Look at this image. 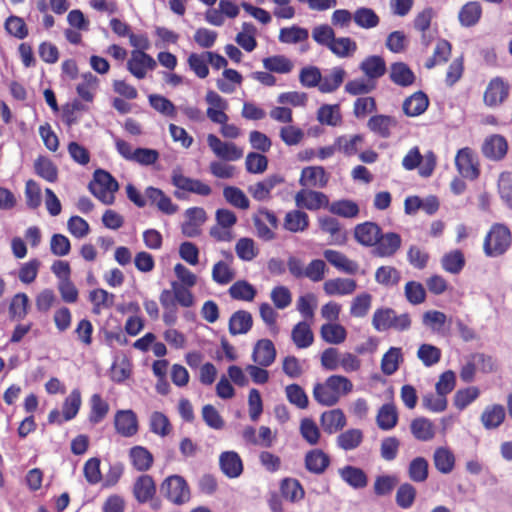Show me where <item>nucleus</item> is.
<instances>
[{
    "label": "nucleus",
    "instance_id": "a18cd8bd",
    "mask_svg": "<svg viewBox=\"0 0 512 512\" xmlns=\"http://www.w3.org/2000/svg\"><path fill=\"white\" fill-rule=\"evenodd\" d=\"M390 78L399 86H409L413 84L415 75L405 63L397 62L390 67Z\"/></svg>",
    "mask_w": 512,
    "mask_h": 512
},
{
    "label": "nucleus",
    "instance_id": "5701e85b",
    "mask_svg": "<svg viewBox=\"0 0 512 512\" xmlns=\"http://www.w3.org/2000/svg\"><path fill=\"white\" fill-rule=\"evenodd\" d=\"M455 165L458 172L465 178L475 179L478 176V168L475 157L472 152L467 149H461L455 157Z\"/></svg>",
    "mask_w": 512,
    "mask_h": 512
},
{
    "label": "nucleus",
    "instance_id": "aec40b11",
    "mask_svg": "<svg viewBox=\"0 0 512 512\" xmlns=\"http://www.w3.org/2000/svg\"><path fill=\"white\" fill-rule=\"evenodd\" d=\"M357 289V283L351 278H331L323 283V291L328 296H347Z\"/></svg>",
    "mask_w": 512,
    "mask_h": 512
},
{
    "label": "nucleus",
    "instance_id": "3c124183",
    "mask_svg": "<svg viewBox=\"0 0 512 512\" xmlns=\"http://www.w3.org/2000/svg\"><path fill=\"white\" fill-rule=\"evenodd\" d=\"M242 82L241 74L234 69H224L222 78L218 79L216 85L218 89L223 93H233L236 87Z\"/></svg>",
    "mask_w": 512,
    "mask_h": 512
},
{
    "label": "nucleus",
    "instance_id": "7ed1b4c3",
    "mask_svg": "<svg viewBox=\"0 0 512 512\" xmlns=\"http://www.w3.org/2000/svg\"><path fill=\"white\" fill-rule=\"evenodd\" d=\"M372 325L378 332H383L388 329L405 331L410 328L411 320L406 313L397 315L391 308H379L373 313Z\"/></svg>",
    "mask_w": 512,
    "mask_h": 512
},
{
    "label": "nucleus",
    "instance_id": "c03bdc74",
    "mask_svg": "<svg viewBox=\"0 0 512 512\" xmlns=\"http://www.w3.org/2000/svg\"><path fill=\"white\" fill-rule=\"evenodd\" d=\"M360 68L369 79L379 78L384 75L386 71L384 60L380 56L376 55L366 57L361 62Z\"/></svg>",
    "mask_w": 512,
    "mask_h": 512
},
{
    "label": "nucleus",
    "instance_id": "69168bd1",
    "mask_svg": "<svg viewBox=\"0 0 512 512\" xmlns=\"http://www.w3.org/2000/svg\"><path fill=\"white\" fill-rule=\"evenodd\" d=\"M411 432L416 439L428 441L434 437V426L427 419L417 418L411 423Z\"/></svg>",
    "mask_w": 512,
    "mask_h": 512
},
{
    "label": "nucleus",
    "instance_id": "ddd939ff",
    "mask_svg": "<svg viewBox=\"0 0 512 512\" xmlns=\"http://www.w3.org/2000/svg\"><path fill=\"white\" fill-rule=\"evenodd\" d=\"M207 220V214L201 207H191L184 212L181 232L184 236L193 238L201 234V227Z\"/></svg>",
    "mask_w": 512,
    "mask_h": 512
},
{
    "label": "nucleus",
    "instance_id": "49530a36",
    "mask_svg": "<svg viewBox=\"0 0 512 512\" xmlns=\"http://www.w3.org/2000/svg\"><path fill=\"white\" fill-rule=\"evenodd\" d=\"M256 28L249 22H244L241 25V31L235 37L236 43L247 52L253 51L256 46Z\"/></svg>",
    "mask_w": 512,
    "mask_h": 512
},
{
    "label": "nucleus",
    "instance_id": "338daca9",
    "mask_svg": "<svg viewBox=\"0 0 512 512\" xmlns=\"http://www.w3.org/2000/svg\"><path fill=\"white\" fill-rule=\"evenodd\" d=\"M4 28L10 36L17 39H24L28 35V27L19 16L11 15L7 17L4 22Z\"/></svg>",
    "mask_w": 512,
    "mask_h": 512
},
{
    "label": "nucleus",
    "instance_id": "58836bf2",
    "mask_svg": "<svg viewBox=\"0 0 512 512\" xmlns=\"http://www.w3.org/2000/svg\"><path fill=\"white\" fill-rule=\"evenodd\" d=\"M309 225L308 215L301 210H292L286 213L283 220V227L292 233H300Z\"/></svg>",
    "mask_w": 512,
    "mask_h": 512
},
{
    "label": "nucleus",
    "instance_id": "4c0bfd02",
    "mask_svg": "<svg viewBox=\"0 0 512 512\" xmlns=\"http://www.w3.org/2000/svg\"><path fill=\"white\" fill-rule=\"evenodd\" d=\"M481 15V5L477 1H470L461 7L458 13V19L461 26L472 27L479 22Z\"/></svg>",
    "mask_w": 512,
    "mask_h": 512
},
{
    "label": "nucleus",
    "instance_id": "473e14b6",
    "mask_svg": "<svg viewBox=\"0 0 512 512\" xmlns=\"http://www.w3.org/2000/svg\"><path fill=\"white\" fill-rule=\"evenodd\" d=\"M429 105L428 97L421 91L413 93L403 102V111L409 117L423 114Z\"/></svg>",
    "mask_w": 512,
    "mask_h": 512
},
{
    "label": "nucleus",
    "instance_id": "f03ea898",
    "mask_svg": "<svg viewBox=\"0 0 512 512\" xmlns=\"http://www.w3.org/2000/svg\"><path fill=\"white\" fill-rule=\"evenodd\" d=\"M511 245V233L502 224H494L483 240V252L487 257H499L503 255Z\"/></svg>",
    "mask_w": 512,
    "mask_h": 512
},
{
    "label": "nucleus",
    "instance_id": "0eeeda50",
    "mask_svg": "<svg viewBox=\"0 0 512 512\" xmlns=\"http://www.w3.org/2000/svg\"><path fill=\"white\" fill-rule=\"evenodd\" d=\"M510 86L501 77L489 80L483 91V104L489 109H497L502 106L509 97Z\"/></svg>",
    "mask_w": 512,
    "mask_h": 512
},
{
    "label": "nucleus",
    "instance_id": "dca6fc26",
    "mask_svg": "<svg viewBox=\"0 0 512 512\" xmlns=\"http://www.w3.org/2000/svg\"><path fill=\"white\" fill-rule=\"evenodd\" d=\"M205 99L208 104L206 110L208 118L214 123L227 122L228 116L225 113L228 108L227 101L214 91H208Z\"/></svg>",
    "mask_w": 512,
    "mask_h": 512
},
{
    "label": "nucleus",
    "instance_id": "39448f33",
    "mask_svg": "<svg viewBox=\"0 0 512 512\" xmlns=\"http://www.w3.org/2000/svg\"><path fill=\"white\" fill-rule=\"evenodd\" d=\"M92 194L104 204H112L115 193L118 190V183L104 170H96L93 181L90 183Z\"/></svg>",
    "mask_w": 512,
    "mask_h": 512
},
{
    "label": "nucleus",
    "instance_id": "09e8293b",
    "mask_svg": "<svg viewBox=\"0 0 512 512\" xmlns=\"http://www.w3.org/2000/svg\"><path fill=\"white\" fill-rule=\"evenodd\" d=\"M110 407L106 400L95 393L90 398L89 421L96 424L101 422L109 413Z\"/></svg>",
    "mask_w": 512,
    "mask_h": 512
},
{
    "label": "nucleus",
    "instance_id": "79ce46f5",
    "mask_svg": "<svg viewBox=\"0 0 512 512\" xmlns=\"http://www.w3.org/2000/svg\"><path fill=\"white\" fill-rule=\"evenodd\" d=\"M318 224L323 232H326L330 235L331 244H344L346 241V237L340 231L339 223L336 219L328 216H322L318 218Z\"/></svg>",
    "mask_w": 512,
    "mask_h": 512
},
{
    "label": "nucleus",
    "instance_id": "2eb2a0df",
    "mask_svg": "<svg viewBox=\"0 0 512 512\" xmlns=\"http://www.w3.org/2000/svg\"><path fill=\"white\" fill-rule=\"evenodd\" d=\"M172 183L177 189L185 192H191L201 196H207L211 193V187L208 184L198 179L187 177L179 170L173 171Z\"/></svg>",
    "mask_w": 512,
    "mask_h": 512
},
{
    "label": "nucleus",
    "instance_id": "2f4dec72",
    "mask_svg": "<svg viewBox=\"0 0 512 512\" xmlns=\"http://www.w3.org/2000/svg\"><path fill=\"white\" fill-rule=\"evenodd\" d=\"M291 339L298 349L310 347L314 341V334L306 321L295 324L291 330Z\"/></svg>",
    "mask_w": 512,
    "mask_h": 512
},
{
    "label": "nucleus",
    "instance_id": "412c9836",
    "mask_svg": "<svg viewBox=\"0 0 512 512\" xmlns=\"http://www.w3.org/2000/svg\"><path fill=\"white\" fill-rule=\"evenodd\" d=\"M128 459L132 467L139 472L148 471L154 462L152 453L141 445H135L129 449Z\"/></svg>",
    "mask_w": 512,
    "mask_h": 512
},
{
    "label": "nucleus",
    "instance_id": "b1692460",
    "mask_svg": "<svg viewBox=\"0 0 512 512\" xmlns=\"http://www.w3.org/2000/svg\"><path fill=\"white\" fill-rule=\"evenodd\" d=\"M319 333L325 343L332 345H340L347 338V330L339 321L322 324Z\"/></svg>",
    "mask_w": 512,
    "mask_h": 512
},
{
    "label": "nucleus",
    "instance_id": "9b49d317",
    "mask_svg": "<svg viewBox=\"0 0 512 512\" xmlns=\"http://www.w3.org/2000/svg\"><path fill=\"white\" fill-rule=\"evenodd\" d=\"M295 205L300 209L316 211L329 206V198L320 191L301 189L295 194Z\"/></svg>",
    "mask_w": 512,
    "mask_h": 512
},
{
    "label": "nucleus",
    "instance_id": "de8ad7c7",
    "mask_svg": "<svg viewBox=\"0 0 512 512\" xmlns=\"http://www.w3.org/2000/svg\"><path fill=\"white\" fill-rule=\"evenodd\" d=\"M252 326V316L246 311L235 312L229 320V331L233 335L247 333Z\"/></svg>",
    "mask_w": 512,
    "mask_h": 512
},
{
    "label": "nucleus",
    "instance_id": "c756f323",
    "mask_svg": "<svg viewBox=\"0 0 512 512\" xmlns=\"http://www.w3.org/2000/svg\"><path fill=\"white\" fill-rule=\"evenodd\" d=\"M283 182V178L277 175L270 176L263 181L250 185L248 192L257 201H265L270 198L271 190Z\"/></svg>",
    "mask_w": 512,
    "mask_h": 512
},
{
    "label": "nucleus",
    "instance_id": "f257e3e1",
    "mask_svg": "<svg viewBox=\"0 0 512 512\" xmlns=\"http://www.w3.org/2000/svg\"><path fill=\"white\" fill-rule=\"evenodd\" d=\"M353 390V383L345 376L334 374L313 387V397L322 406H333Z\"/></svg>",
    "mask_w": 512,
    "mask_h": 512
},
{
    "label": "nucleus",
    "instance_id": "37998d69",
    "mask_svg": "<svg viewBox=\"0 0 512 512\" xmlns=\"http://www.w3.org/2000/svg\"><path fill=\"white\" fill-rule=\"evenodd\" d=\"M329 462L328 455L319 449L309 451L305 457L306 468L316 474L322 473L328 467Z\"/></svg>",
    "mask_w": 512,
    "mask_h": 512
},
{
    "label": "nucleus",
    "instance_id": "e433bc0d",
    "mask_svg": "<svg viewBox=\"0 0 512 512\" xmlns=\"http://www.w3.org/2000/svg\"><path fill=\"white\" fill-rule=\"evenodd\" d=\"M98 85L99 79L91 72H85L81 75V82L76 86V92L81 100L92 103Z\"/></svg>",
    "mask_w": 512,
    "mask_h": 512
},
{
    "label": "nucleus",
    "instance_id": "4d7b16f0",
    "mask_svg": "<svg viewBox=\"0 0 512 512\" xmlns=\"http://www.w3.org/2000/svg\"><path fill=\"white\" fill-rule=\"evenodd\" d=\"M229 294L233 299L250 302L256 296V289L247 281L239 280L230 286Z\"/></svg>",
    "mask_w": 512,
    "mask_h": 512
},
{
    "label": "nucleus",
    "instance_id": "774afa93",
    "mask_svg": "<svg viewBox=\"0 0 512 512\" xmlns=\"http://www.w3.org/2000/svg\"><path fill=\"white\" fill-rule=\"evenodd\" d=\"M317 119L323 125H338L341 122L339 106L337 104L321 106L317 112Z\"/></svg>",
    "mask_w": 512,
    "mask_h": 512
},
{
    "label": "nucleus",
    "instance_id": "6ab92c4d",
    "mask_svg": "<svg viewBox=\"0 0 512 512\" xmlns=\"http://www.w3.org/2000/svg\"><path fill=\"white\" fill-rule=\"evenodd\" d=\"M329 176L321 166H308L302 169L299 183L303 187L323 188L327 185Z\"/></svg>",
    "mask_w": 512,
    "mask_h": 512
},
{
    "label": "nucleus",
    "instance_id": "7c9ffc66",
    "mask_svg": "<svg viewBox=\"0 0 512 512\" xmlns=\"http://www.w3.org/2000/svg\"><path fill=\"white\" fill-rule=\"evenodd\" d=\"M145 195L153 205L165 214H174L178 209L177 205L173 204L172 200L158 188L148 187L145 190Z\"/></svg>",
    "mask_w": 512,
    "mask_h": 512
},
{
    "label": "nucleus",
    "instance_id": "603ef678",
    "mask_svg": "<svg viewBox=\"0 0 512 512\" xmlns=\"http://www.w3.org/2000/svg\"><path fill=\"white\" fill-rule=\"evenodd\" d=\"M89 299L93 305V312L100 314L110 308L114 302V295L104 289H94L89 293Z\"/></svg>",
    "mask_w": 512,
    "mask_h": 512
},
{
    "label": "nucleus",
    "instance_id": "864d4df0",
    "mask_svg": "<svg viewBox=\"0 0 512 512\" xmlns=\"http://www.w3.org/2000/svg\"><path fill=\"white\" fill-rule=\"evenodd\" d=\"M371 305L372 296L367 292H363L352 299L349 312L355 318H363L369 313Z\"/></svg>",
    "mask_w": 512,
    "mask_h": 512
},
{
    "label": "nucleus",
    "instance_id": "680f3d73",
    "mask_svg": "<svg viewBox=\"0 0 512 512\" xmlns=\"http://www.w3.org/2000/svg\"><path fill=\"white\" fill-rule=\"evenodd\" d=\"M131 375V364L126 357L117 358L111 365L110 378L113 382L121 383Z\"/></svg>",
    "mask_w": 512,
    "mask_h": 512
},
{
    "label": "nucleus",
    "instance_id": "052dcab7",
    "mask_svg": "<svg viewBox=\"0 0 512 512\" xmlns=\"http://www.w3.org/2000/svg\"><path fill=\"white\" fill-rule=\"evenodd\" d=\"M327 209L335 215L344 218H354L359 213L358 205L351 200H338L333 203H329Z\"/></svg>",
    "mask_w": 512,
    "mask_h": 512
},
{
    "label": "nucleus",
    "instance_id": "20e7f679",
    "mask_svg": "<svg viewBox=\"0 0 512 512\" xmlns=\"http://www.w3.org/2000/svg\"><path fill=\"white\" fill-rule=\"evenodd\" d=\"M160 491L174 505L186 504L191 497L190 488L186 480L180 475L166 477L160 485Z\"/></svg>",
    "mask_w": 512,
    "mask_h": 512
},
{
    "label": "nucleus",
    "instance_id": "a211bd4d",
    "mask_svg": "<svg viewBox=\"0 0 512 512\" xmlns=\"http://www.w3.org/2000/svg\"><path fill=\"white\" fill-rule=\"evenodd\" d=\"M132 492L138 503L145 504L154 499L156 484L151 476L142 474L135 480Z\"/></svg>",
    "mask_w": 512,
    "mask_h": 512
},
{
    "label": "nucleus",
    "instance_id": "f704fd0d",
    "mask_svg": "<svg viewBox=\"0 0 512 512\" xmlns=\"http://www.w3.org/2000/svg\"><path fill=\"white\" fill-rule=\"evenodd\" d=\"M149 430L152 434L165 438L172 431V425L168 417L160 411H153L148 418Z\"/></svg>",
    "mask_w": 512,
    "mask_h": 512
},
{
    "label": "nucleus",
    "instance_id": "6e6552de",
    "mask_svg": "<svg viewBox=\"0 0 512 512\" xmlns=\"http://www.w3.org/2000/svg\"><path fill=\"white\" fill-rule=\"evenodd\" d=\"M82 405V397L79 389H73L65 398L61 412L57 409L50 411L48 421L51 424H62L74 419Z\"/></svg>",
    "mask_w": 512,
    "mask_h": 512
},
{
    "label": "nucleus",
    "instance_id": "9d476101",
    "mask_svg": "<svg viewBox=\"0 0 512 512\" xmlns=\"http://www.w3.org/2000/svg\"><path fill=\"white\" fill-rule=\"evenodd\" d=\"M207 143L213 154L224 161H237L243 157V150L233 142H224L214 134L207 135Z\"/></svg>",
    "mask_w": 512,
    "mask_h": 512
},
{
    "label": "nucleus",
    "instance_id": "5fc2aeb1",
    "mask_svg": "<svg viewBox=\"0 0 512 512\" xmlns=\"http://www.w3.org/2000/svg\"><path fill=\"white\" fill-rule=\"evenodd\" d=\"M376 253L381 257L393 255L401 245L400 236L395 233H388L384 236H380V240L377 243Z\"/></svg>",
    "mask_w": 512,
    "mask_h": 512
},
{
    "label": "nucleus",
    "instance_id": "a878e982",
    "mask_svg": "<svg viewBox=\"0 0 512 512\" xmlns=\"http://www.w3.org/2000/svg\"><path fill=\"white\" fill-rule=\"evenodd\" d=\"M219 464L222 472L228 478H237L243 471L242 460L235 451L223 452L219 457Z\"/></svg>",
    "mask_w": 512,
    "mask_h": 512
},
{
    "label": "nucleus",
    "instance_id": "ea45409f",
    "mask_svg": "<svg viewBox=\"0 0 512 512\" xmlns=\"http://www.w3.org/2000/svg\"><path fill=\"white\" fill-rule=\"evenodd\" d=\"M481 422L484 428L491 430L499 427L505 419L503 406L494 404L487 406L481 414Z\"/></svg>",
    "mask_w": 512,
    "mask_h": 512
},
{
    "label": "nucleus",
    "instance_id": "4468645a",
    "mask_svg": "<svg viewBox=\"0 0 512 512\" xmlns=\"http://www.w3.org/2000/svg\"><path fill=\"white\" fill-rule=\"evenodd\" d=\"M156 67V61L144 51L132 50L127 62L128 71L137 79H143Z\"/></svg>",
    "mask_w": 512,
    "mask_h": 512
},
{
    "label": "nucleus",
    "instance_id": "6e6d98bb",
    "mask_svg": "<svg viewBox=\"0 0 512 512\" xmlns=\"http://www.w3.org/2000/svg\"><path fill=\"white\" fill-rule=\"evenodd\" d=\"M442 268L451 274H458L465 265L464 254L460 250L446 253L441 260Z\"/></svg>",
    "mask_w": 512,
    "mask_h": 512
},
{
    "label": "nucleus",
    "instance_id": "f8f14e48",
    "mask_svg": "<svg viewBox=\"0 0 512 512\" xmlns=\"http://www.w3.org/2000/svg\"><path fill=\"white\" fill-rule=\"evenodd\" d=\"M240 13L236 3L231 0H220L217 8L208 9L205 13V20L216 27L224 25L225 19H234Z\"/></svg>",
    "mask_w": 512,
    "mask_h": 512
},
{
    "label": "nucleus",
    "instance_id": "c9c22d12",
    "mask_svg": "<svg viewBox=\"0 0 512 512\" xmlns=\"http://www.w3.org/2000/svg\"><path fill=\"white\" fill-rule=\"evenodd\" d=\"M340 478L349 486L359 489L367 485V476L364 471L354 466H344L338 470Z\"/></svg>",
    "mask_w": 512,
    "mask_h": 512
},
{
    "label": "nucleus",
    "instance_id": "a19ab883",
    "mask_svg": "<svg viewBox=\"0 0 512 512\" xmlns=\"http://www.w3.org/2000/svg\"><path fill=\"white\" fill-rule=\"evenodd\" d=\"M403 360L402 349L399 347H390L382 356L381 371L385 375L395 373Z\"/></svg>",
    "mask_w": 512,
    "mask_h": 512
},
{
    "label": "nucleus",
    "instance_id": "423d86ee",
    "mask_svg": "<svg viewBox=\"0 0 512 512\" xmlns=\"http://www.w3.org/2000/svg\"><path fill=\"white\" fill-rule=\"evenodd\" d=\"M402 166L408 171L419 167V175L429 177L435 169L436 157L433 152H427L422 156L418 147H413L403 157Z\"/></svg>",
    "mask_w": 512,
    "mask_h": 512
},
{
    "label": "nucleus",
    "instance_id": "bf43d9fd",
    "mask_svg": "<svg viewBox=\"0 0 512 512\" xmlns=\"http://www.w3.org/2000/svg\"><path fill=\"white\" fill-rule=\"evenodd\" d=\"M262 63L266 70L280 74L289 73L293 69V63L283 55L264 58Z\"/></svg>",
    "mask_w": 512,
    "mask_h": 512
},
{
    "label": "nucleus",
    "instance_id": "1a4fd4ad",
    "mask_svg": "<svg viewBox=\"0 0 512 512\" xmlns=\"http://www.w3.org/2000/svg\"><path fill=\"white\" fill-rule=\"evenodd\" d=\"M113 425L115 432L121 437L130 438L139 431V421L132 409H120L114 414Z\"/></svg>",
    "mask_w": 512,
    "mask_h": 512
},
{
    "label": "nucleus",
    "instance_id": "e2e57ef3",
    "mask_svg": "<svg viewBox=\"0 0 512 512\" xmlns=\"http://www.w3.org/2000/svg\"><path fill=\"white\" fill-rule=\"evenodd\" d=\"M344 77L345 71L342 68H334L329 75L324 78L321 77L319 90L323 93L335 91L342 84Z\"/></svg>",
    "mask_w": 512,
    "mask_h": 512
},
{
    "label": "nucleus",
    "instance_id": "cd10ccee",
    "mask_svg": "<svg viewBox=\"0 0 512 512\" xmlns=\"http://www.w3.org/2000/svg\"><path fill=\"white\" fill-rule=\"evenodd\" d=\"M320 423L326 433L334 434L346 426V417L341 409H332L321 414Z\"/></svg>",
    "mask_w": 512,
    "mask_h": 512
},
{
    "label": "nucleus",
    "instance_id": "bb28decb",
    "mask_svg": "<svg viewBox=\"0 0 512 512\" xmlns=\"http://www.w3.org/2000/svg\"><path fill=\"white\" fill-rule=\"evenodd\" d=\"M276 358V350L272 341L268 339L259 340L253 349L252 359L260 366L271 365Z\"/></svg>",
    "mask_w": 512,
    "mask_h": 512
},
{
    "label": "nucleus",
    "instance_id": "0e129e2a",
    "mask_svg": "<svg viewBox=\"0 0 512 512\" xmlns=\"http://www.w3.org/2000/svg\"><path fill=\"white\" fill-rule=\"evenodd\" d=\"M29 307V298L23 293H16L10 302L9 313L12 318L21 320L26 317Z\"/></svg>",
    "mask_w": 512,
    "mask_h": 512
},
{
    "label": "nucleus",
    "instance_id": "13d9d810",
    "mask_svg": "<svg viewBox=\"0 0 512 512\" xmlns=\"http://www.w3.org/2000/svg\"><path fill=\"white\" fill-rule=\"evenodd\" d=\"M480 394L476 386H469L456 391L453 397V404L458 410H463L472 404Z\"/></svg>",
    "mask_w": 512,
    "mask_h": 512
},
{
    "label": "nucleus",
    "instance_id": "8fccbe9b",
    "mask_svg": "<svg viewBox=\"0 0 512 512\" xmlns=\"http://www.w3.org/2000/svg\"><path fill=\"white\" fill-rule=\"evenodd\" d=\"M397 420L398 414L396 408L391 403L381 406L376 416L377 425L382 430L392 429L396 425Z\"/></svg>",
    "mask_w": 512,
    "mask_h": 512
},
{
    "label": "nucleus",
    "instance_id": "4be33fe9",
    "mask_svg": "<svg viewBox=\"0 0 512 512\" xmlns=\"http://www.w3.org/2000/svg\"><path fill=\"white\" fill-rule=\"evenodd\" d=\"M381 236V229L372 222H364L358 224L354 229V237L356 241L363 246L376 245Z\"/></svg>",
    "mask_w": 512,
    "mask_h": 512
},
{
    "label": "nucleus",
    "instance_id": "f3484780",
    "mask_svg": "<svg viewBox=\"0 0 512 512\" xmlns=\"http://www.w3.org/2000/svg\"><path fill=\"white\" fill-rule=\"evenodd\" d=\"M508 151V143L504 136L493 134L488 136L482 145L483 155L491 160H501Z\"/></svg>",
    "mask_w": 512,
    "mask_h": 512
},
{
    "label": "nucleus",
    "instance_id": "c85d7f7f",
    "mask_svg": "<svg viewBox=\"0 0 512 512\" xmlns=\"http://www.w3.org/2000/svg\"><path fill=\"white\" fill-rule=\"evenodd\" d=\"M324 258L337 270L355 274L358 271V264L355 261L348 259L343 253L333 250L326 249L323 252Z\"/></svg>",
    "mask_w": 512,
    "mask_h": 512
},
{
    "label": "nucleus",
    "instance_id": "393cba45",
    "mask_svg": "<svg viewBox=\"0 0 512 512\" xmlns=\"http://www.w3.org/2000/svg\"><path fill=\"white\" fill-rule=\"evenodd\" d=\"M455 463V455L449 448L440 446L434 450L433 464L439 473L450 474L455 468Z\"/></svg>",
    "mask_w": 512,
    "mask_h": 512
},
{
    "label": "nucleus",
    "instance_id": "72a5a7b5",
    "mask_svg": "<svg viewBox=\"0 0 512 512\" xmlns=\"http://www.w3.org/2000/svg\"><path fill=\"white\" fill-rule=\"evenodd\" d=\"M227 258L228 260L217 261L212 267V280L219 285H226L235 277V272L231 266L232 255L229 254Z\"/></svg>",
    "mask_w": 512,
    "mask_h": 512
}]
</instances>
